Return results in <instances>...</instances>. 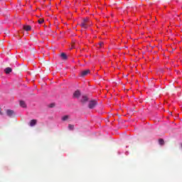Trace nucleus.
Segmentation results:
<instances>
[{"label": "nucleus", "instance_id": "obj_1", "mask_svg": "<svg viewBox=\"0 0 182 182\" xmlns=\"http://www.w3.org/2000/svg\"><path fill=\"white\" fill-rule=\"evenodd\" d=\"M96 106H97V101H96L95 100L90 101L88 104L89 109H95Z\"/></svg>", "mask_w": 182, "mask_h": 182}, {"label": "nucleus", "instance_id": "obj_2", "mask_svg": "<svg viewBox=\"0 0 182 182\" xmlns=\"http://www.w3.org/2000/svg\"><path fill=\"white\" fill-rule=\"evenodd\" d=\"M90 73V70H82L80 73V77H85V76H87Z\"/></svg>", "mask_w": 182, "mask_h": 182}, {"label": "nucleus", "instance_id": "obj_3", "mask_svg": "<svg viewBox=\"0 0 182 182\" xmlns=\"http://www.w3.org/2000/svg\"><path fill=\"white\" fill-rule=\"evenodd\" d=\"M80 26H81V28H83L84 29H87L89 26H92V23H81Z\"/></svg>", "mask_w": 182, "mask_h": 182}, {"label": "nucleus", "instance_id": "obj_4", "mask_svg": "<svg viewBox=\"0 0 182 182\" xmlns=\"http://www.w3.org/2000/svg\"><path fill=\"white\" fill-rule=\"evenodd\" d=\"M89 100V98L86 95H82L80 102L82 103V105H85L87 101Z\"/></svg>", "mask_w": 182, "mask_h": 182}, {"label": "nucleus", "instance_id": "obj_5", "mask_svg": "<svg viewBox=\"0 0 182 182\" xmlns=\"http://www.w3.org/2000/svg\"><path fill=\"white\" fill-rule=\"evenodd\" d=\"M14 114H15V112L12 109L6 110V114H7V116H9V117H12V116H14Z\"/></svg>", "mask_w": 182, "mask_h": 182}, {"label": "nucleus", "instance_id": "obj_6", "mask_svg": "<svg viewBox=\"0 0 182 182\" xmlns=\"http://www.w3.org/2000/svg\"><path fill=\"white\" fill-rule=\"evenodd\" d=\"M36 123H38V120L36 119H31L29 122V126L31 127H33V126H36Z\"/></svg>", "mask_w": 182, "mask_h": 182}, {"label": "nucleus", "instance_id": "obj_7", "mask_svg": "<svg viewBox=\"0 0 182 182\" xmlns=\"http://www.w3.org/2000/svg\"><path fill=\"white\" fill-rule=\"evenodd\" d=\"M80 91L76 90L73 94V97H76V99H79L80 97Z\"/></svg>", "mask_w": 182, "mask_h": 182}, {"label": "nucleus", "instance_id": "obj_8", "mask_svg": "<svg viewBox=\"0 0 182 182\" xmlns=\"http://www.w3.org/2000/svg\"><path fill=\"white\" fill-rule=\"evenodd\" d=\"M60 56L63 60H66V59H68V55H66V53H62Z\"/></svg>", "mask_w": 182, "mask_h": 182}, {"label": "nucleus", "instance_id": "obj_9", "mask_svg": "<svg viewBox=\"0 0 182 182\" xmlns=\"http://www.w3.org/2000/svg\"><path fill=\"white\" fill-rule=\"evenodd\" d=\"M23 28L28 32L32 29V27L31 26H23Z\"/></svg>", "mask_w": 182, "mask_h": 182}, {"label": "nucleus", "instance_id": "obj_10", "mask_svg": "<svg viewBox=\"0 0 182 182\" xmlns=\"http://www.w3.org/2000/svg\"><path fill=\"white\" fill-rule=\"evenodd\" d=\"M4 72L5 73H6V75L11 73V72H12V68H6L5 70H4Z\"/></svg>", "mask_w": 182, "mask_h": 182}, {"label": "nucleus", "instance_id": "obj_11", "mask_svg": "<svg viewBox=\"0 0 182 182\" xmlns=\"http://www.w3.org/2000/svg\"><path fill=\"white\" fill-rule=\"evenodd\" d=\"M81 23H92V21H90V19H89V18H85L82 20Z\"/></svg>", "mask_w": 182, "mask_h": 182}, {"label": "nucleus", "instance_id": "obj_12", "mask_svg": "<svg viewBox=\"0 0 182 182\" xmlns=\"http://www.w3.org/2000/svg\"><path fill=\"white\" fill-rule=\"evenodd\" d=\"M21 107H26V103L24 101H20Z\"/></svg>", "mask_w": 182, "mask_h": 182}, {"label": "nucleus", "instance_id": "obj_13", "mask_svg": "<svg viewBox=\"0 0 182 182\" xmlns=\"http://www.w3.org/2000/svg\"><path fill=\"white\" fill-rule=\"evenodd\" d=\"M69 119V115H65L64 117H62L63 122H66Z\"/></svg>", "mask_w": 182, "mask_h": 182}, {"label": "nucleus", "instance_id": "obj_14", "mask_svg": "<svg viewBox=\"0 0 182 182\" xmlns=\"http://www.w3.org/2000/svg\"><path fill=\"white\" fill-rule=\"evenodd\" d=\"M159 144H160L161 146L164 145V139H159Z\"/></svg>", "mask_w": 182, "mask_h": 182}, {"label": "nucleus", "instance_id": "obj_15", "mask_svg": "<svg viewBox=\"0 0 182 182\" xmlns=\"http://www.w3.org/2000/svg\"><path fill=\"white\" fill-rule=\"evenodd\" d=\"M68 129L70 130H73L75 129V125H72L70 124H68Z\"/></svg>", "mask_w": 182, "mask_h": 182}, {"label": "nucleus", "instance_id": "obj_16", "mask_svg": "<svg viewBox=\"0 0 182 182\" xmlns=\"http://www.w3.org/2000/svg\"><path fill=\"white\" fill-rule=\"evenodd\" d=\"M38 23L40 24H42L43 22H45V20H43V18H40L38 21Z\"/></svg>", "mask_w": 182, "mask_h": 182}, {"label": "nucleus", "instance_id": "obj_17", "mask_svg": "<svg viewBox=\"0 0 182 182\" xmlns=\"http://www.w3.org/2000/svg\"><path fill=\"white\" fill-rule=\"evenodd\" d=\"M50 107H55V104H53H53H50Z\"/></svg>", "mask_w": 182, "mask_h": 182}, {"label": "nucleus", "instance_id": "obj_18", "mask_svg": "<svg viewBox=\"0 0 182 182\" xmlns=\"http://www.w3.org/2000/svg\"><path fill=\"white\" fill-rule=\"evenodd\" d=\"M103 45H104L103 43H100V46H102Z\"/></svg>", "mask_w": 182, "mask_h": 182}, {"label": "nucleus", "instance_id": "obj_19", "mask_svg": "<svg viewBox=\"0 0 182 182\" xmlns=\"http://www.w3.org/2000/svg\"><path fill=\"white\" fill-rule=\"evenodd\" d=\"M0 114H2V112L1 111V108H0Z\"/></svg>", "mask_w": 182, "mask_h": 182}]
</instances>
